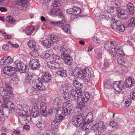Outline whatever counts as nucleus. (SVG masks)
Segmentation results:
<instances>
[{
  "label": "nucleus",
  "mask_w": 135,
  "mask_h": 135,
  "mask_svg": "<svg viewBox=\"0 0 135 135\" xmlns=\"http://www.w3.org/2000/svg\"><path fill=\"white\" fill-rule=\"evenodd\" d=\"M16 68L10 66L5 67L3 69L4 73L8 75H11L13 74L15 72Z\"/></svg>",
  "instance_id": "obj_14"
},
{
  "label": "nucleus",
  "mask_w": 135,
  "mask_h": 135,
  "mask_svg": "<svg viewBox=\"0 0 135 135\" xmlns=\"http://www.w3.org/2000/svg\"><path fill=\"white\" fill-rule=\"evenodd\" d=\"M64 92L62 97L66 100L69 98V93H70L71 98L72 99H76L78 100L79 104V107L78 108L79 110L82 111L86 107L85 103L87 102L90 97L89 94L88 92L82 93L81 90L75 91V88L70 83L61 86Z\"/></svg>",
  "instance_id": "obj_1"
},
{
  "label": "nucleus",
  "mask_w": 135,
  "mask_h": 135,
  "mask_svg": "<svg viewBox=\"0 0 135 135\" xmlns=\"http://www.w3.org/2000/svg\"><path fill=\"white\" fill-rule=\"evenodd\" d=\"M113 7H108L107 9V11L109 13H112L114 11Z\"/></svg>",
  "instance_id": "obj_61"
},
{
  "label": "nucleus",
  "mask_w": 135,
  "mask_h": 135,
  "mask_svg": "<svg viewBox=\"0 0 135 135\" xmlns=\"http://www.w3.org/2000/svg\"><path fill=\"white\" fill-rule=\"evenodd\" d=\"M42 44L47 48H50L51 46H53L52 42L50 39H46L42 41Z\"/></svg>",
  "instance_id": "obj_22"
},
{
  "label": "nucleus",
  "mask_w": 135,
  "mask_h": 135,
  "mask_svg": "<svg viewBox=\"0 0 135 135\" xmlns=\"http://www.w3.org/2000/svg\"><path fill=\"white\" fill-rule=\"evenodd\" d=\"M39 113L40 112L38 110H33L31 113V115L33 118H36L39 116Z\"/></svg>",
  "instance_id": "obj_42"
},
{
  "label": "nucleus",
  "mask_w": 135,
  "mask_h": 135,
  "mask_svg": "<svg viewBox=\"0 0 135 135\" xmlns=\"http://www.w3.org/2000/svg\"><path fill=\"white\" fill-rule=\"evenodd\" d=\"M74 9L75 10L74 13L75 14L78 15L81 12V9L79 8L74 7Z\"/></svg>",
  "instance_id": "obj_54"
},
{
  "label": "nucleus",
  "mask_w": 135,
  "mask_h": 135,
  "mask_svg": "<svg viewBox=\"0 0 135 135\" xmlns=\"http://www.w3.org/2000/svg\"><path fill=\"white\" fill-rule=\"evenodd\" d=\"M120 84V81H115L113 84L112 86L116 91L120 92L124 89V85Z\"/></svg>",
  "instance_id": "obj_12"
},
{
  "label": "nucleus",
  "mask_w": 135,
  "mask_h": 135,
  "mask_svg": "<svg viewBox=\"0 0 135 135\" xmlns=\"http://www.w3.org/2000/svg\"><path fill=\"white\" fill-rule=\"evenodd\" d=\"M61 12V10H60V11H59V13H58V15L59 16V17H60V18H61L62 19H62H64V20H65V18H64V16L63 14V13L62 12ZM63 22H64V21H63Z\"/></svg>",
  "instance_id": "obj_62"
},
{
  "label": "nucleus",
  "mask_w": 135,
  "mask_h": 135,
  "mask_svg": "<svg viewBox=\"0 0 135 135\" xmlns=\"http://www.w3.org/2000/svg\"><path fill=\"white\" fill-rule=\"evenodd\" d=\"M93 40L96 43H100V40L98 38L94 37L93 38Z\"/></svg>",
  "instance_id": "obj_63"
},
{
  "label": "nucleus",
  "mask_w": 135,
  "mask_h": 135,
  "mask_svg": "<svg viewBox=\"0 0 135 135\" xmlns=\"http://www.w3.org/2000/svg\"><path fill=\"white\" fill-rule=\"evenodd\" d=\"M33 74L31 73H28L27 75V77L26 78V80H28L29 82L32 79L33 77Z\"/></svg>",
  "instance_id": "obj_53"
},
{
  "label": "nucleus",
  "mask_w": 135,
  "mask_h": 135,
  "mask_svg": "<svg viewBox=\"0 0 135 135\" xmlns=\"http://www.w3.org/2000/svg\"><path fill=\"white\" fill-rule=\"evenodd\" d=\"M6 88L0 87V94L2 96H9L12 93V87L7 85H6Z\"/></svg>",
  "instance_id": "obj_10"
},
{
  "label": "nucleus",
  "mask_w": 135,
  "mask_h": 135,
  "mask_svg": "<svg viewBox=\"0 0 135 135\" xmlns=\"http://www.w3.org/2000/svg\"><path fill=\"white\" fill-rule=\"evenodd\" d=\"M57 114L59 116L63 117L66 115L64 109L62 108H59L57 111Z\"/></svg>",
  "instance_id": "obj_36"
},
{
  "label": "nucleus",
  "mask_w": 135,
  "mask_h": 135,
  "mask_svg": "<svg viewBox=\"0 0 135 135\" xmlns=\"http://www.w3.org/2000/svg\"><path fill=\"white\" fill-rule=\"evenodd\" d=\"M27 1L25 0L21 1L18 2L17 3L18 8L21 10L25 9L27 7Z\"/></svg>",
  "instance_id": "obj_18"
},
{
  "label": "nucleus",
  "mask_w": 135,
  "mask_h": 135,
  "mask_svg": "<svg viewBox=\"0 0 135 135\" xmlns=\"http://www.w3.org/2000/svg\"><path fill=\"white\" fill-rule=\"evenodd\" d=\"M51 74L48 72H46L44 74L42 77V79L43 82L47 83L51 82Z\"/></svg>",
  "instance_id": "obj_17"
},
{
  "label": "nucleus",
  "mask_w": 135,
  "mask_h": 135,
  "mask_svg": "<svg viewBox=\"0 0 135 135\" xmlns=\"http://www.w3.org/2000/svg\"><path fill=\"white\" fill-rule=\"evenodd\" d=\"M16 67L21 73H26L28 67L20 60H16L15 62Z\"/></svg>",
  "instance_id": "obj_9"
},
{
  "label": "nucleus",
  "mask_w": 135,
  "mask_h": 135,
  "mask_svg": "<svg viewBox=\"0 0 135 135\" xmlns=\"http://www.w3.org/2000/svg\"><path fill=\"white\" fill-rule=\"evenodd\" d=\"M110 27L114 30H117L119 31L122 32L125 30V26L122 24V23L119 20L113 18L110 22Z\"/></svg>",
  "instance_id": "obj_4"
},
{
  "label": "nucleus",
  "mask_w": 135,
  "mask_h": 135,
  "mask_svg": "<svg viewBox=\"0 0 135 135\" xmlns=\"http://www.w3.org/2000/svg\"><path fill=\"white\" fill-rule=\"evenodd\" d=\"M109 124L114 128H118L119 127V124L117 123L116 122L112 121Z\"/></svg>",
  "instance_id": "obj_45"
},
{
  "label": "nucleus",
  "mask_w": 135,
  "mask_h": 135,
  "mask_svg": "<svg viewBox=\"0 0 135 135\" xmlns=\"http://www.w3.org/2000/svg\"><path fill=\"white\" fill-rule=\"evenodd\" d=\"M64 117L58 116L51 122V128L52 130L57 131L60 126L59 123L63 119Z\"/></svg>",
  "instance_id": "obj_8"
},
{
  "label": "nucleus",
  "mask_w": 135,
  "mask_h": 135,
  "mask_svg": "<svg viewBox=\"0 0 135 135\" xmlns=\"http://www.w3.org/2000/svg\"><path fill=\"white\" fill-rule=\"evenodd\" d=\"M124 60L123 59H121L120 58H119L117 59L118 62L119 64L123 65V63Z\"/></svg>",
  "instance_id": "obj_64"
},
{
  "label": "nucleus",
  "mask_w": 135,
  "mask_h": 135,
  "mask_svg": "<svg viewBox=\"0 0 135 135\" xmlns=\"http://www.w3.org/2000/svg\"><path fill=\"white\" fill-rule=\"evenodd\" d=\"M127 9H128L130 14L132 15L134 13V6L133 4L131 3H129L127 5Z\"/></svg>",
  "instance_id": "obj_28"
},
{
  "label": "nucleus",
  "mask_w": 135,
  "mask_h": 135,
  "mask_svg": "<svg viewBox=\"0 0 135 135\" xmlns=\"http://www.w3.org/2000/svg\"><path fill=\"white\" fill-rule=\"evenodd\" d=\"M104 87L106 88H109L111 87L112 85L109 81H107L105 82L104 84Z\"/></svg>",
  "instance_id": "obj_47"
},
{
  "label": "nucleus",
  "mask_w": 135,
  "mask_h": 135,
  "mask_svg": "<svg viewBox=\"0 0 135 135\" xmlns=\"http://www.w3.org/2000/svg\"><path fill=\"white\" fill-rule=\"evenodd\" d=\"M74 74L79 78L84 80L86 82H90L92 80L90 72L88 68L83 70L77 68L74 70Z\"/></svg>",
  "instance_id": "obj_3"
},
{
  "label": "nucleus",
  "mask_w": 135,
  "mask_h": 135,
  "mask_svg": "<svg viewBox=\"0 0 135 135\" xmlns=\"http://www.w3.org/2000/svg\"><path fill=\"white\" fill-rule=\"evenodd\" d=\"M11 76V79L12 80L14 81H16L18 80V77L17 76L16 74L14 73Z\"/></svg>",
  "instance_id": "obj_46"
},
{
  "label": "nucleus",
  "mask_w": 135,
  "mask_h": 135,
  "mask_svg": "<svg viewBox=\"0 0 135 135\" xmlns=\"http://www.w3.org/2000/svg\"><path fill=\"white\" fill-rule=\"evenodd\" d=\"M17 111L18 115H21L23 114L24 115L30 113V109L29 107L25 104L19 105L17 107Z\"/></svg>",
  "instance_id": "obj_7"
},
{
  "label": "nucleus",
  "mask_w": 135,
  "mask_h": 135,
  "mask_svg": "<svg viewBox=\"0 0 135 135\" xmlns=\"http://www.w3.org/2000/svg\"><path fill=\"white\" fill-rule=\"evenodd\" d=\"M135 25V18L134 17H132L129 21H128L127 26L130 27Z\"/></svg>",
  "instance_id": "obj_33"
},
{
  "label": "nucleus",
  "mask_w": 135,
  "mask_h": 135,
  "mask_svg": "<svg viewBox=\"0 0 135 135\" xmlns=\"http://www.w3.org/2000/svg\"><path fill=\"white\" fill-rule=\"evenodd\" d=\"M72 85L73 87L75 88V91H77L78 90H81V89L83 87V84L80 83L78 81L75 80L74 81L73 84Z\"/></svg>",
  "instance_id": "obj_19"
},
{
  "label": "nucleus",
  "mask_w": 135,
  "mask_h": 135,
  "mask_svg": "<svg viewBox=\"0 0 135 135\" xmlns=\"http://www.w3.org/2000/svg\"><path fill=\"white\" fill-rule=\"evenodd\" d=\"M61 28L65 33H70V31L69 25L66 24L65 25H62L61 26Z\"/></svg>",
  "instance_id": "obj_31"
},
{
  "label": "nucleus",
  "mask_w": 135,
  "mask_h": 135,
  "mask_svg": "<svg viewBox=\"0 0 135 135\" xmlns=\"http://www.w3.org/2000/svg\"><path fill=\"white\" fill-rule=\"evenodd\" d=\"M92 128V129H93L96 133L95 134L100 135L105 128V124L102 121L100 122L95 124Z\"/></svg>",
  "instance_id": "obj_5"
},
{
  "label": "nucleus",
  "mask_w": 135,
  "mask_h": 135,
  "mask_svg": "<svg viewBox=\"0 0 135 135\" xmlns=\"http://www.w3.org/2000/svg\"><path fill=\"white\" fill-rule=\"evenodd\" d=\"M32 84L34 87L33 91L37 90H43L45 89L44 85L42 84V82L40 79L35 78L32 81Z\"/></svg>",
  "instance_id": "obj_6"
},
{
  "label": "nucleus",
  "mask_w": 135,
  "mask_h": 135,
  "mask_svg": "<svg viewBox=\"0 0 135 135\" xmlns=\"http://www.w3.org/2000/svg\"><path fill=\"white\" fill-rule=\"evenodd\" d=\"M36 43L32 40L29 41L28 43V45L30 48L32 49L37 47Z\"/></svg>",
  "instance_id": "obj_38"
},
{
  "label": "nucleus",
  "mask_w": 135,
  "mask_h": 135,
  "mask_svg": "<svg viewBox=\"0 0 135 135\" xmlns=\"http://www.w3.org/2000/svg\"><path fill=\"white\" fill-rule=\"evenodd\" d=\"M93 115L88 114L86 116L84 123V117L83 114L81 113L80 115L74 117L72 122V124L76 127L80 126L81 130L84 131L86 132L89 130V127L90 126L89 124L93 121Z\"/></svg>",
  "instance_id": "obj_2"
},
{
  "label": "nucleus",
  "mask_w": 135,
  "mask_h": 135,
  "mask_svg": "<svg viewBox=\"0 0 135 135\" xmlns=\"http://www.w3.org/2000/svg\"><path fill=\"white\" fill-rule=\"evenodd\" d=\"M60 56H55L54 57L53 60L55 62H58L60 61Z\"/></svg>",
  "instance_id": "obj_59"
},
{
  "label": "nucleus",
  "mask_w": 135,
  "mask_h": 135,
  "mask_svg": "<svg viewBox=\"0 0 135 135\" xmlns=\"http://www.w3.org/2000/svg\"><path fill=\"white\" fill-rule=\"evenodd\" d=\"M50 40H51L52 42V44H53L54 42H58L59 40V37L56 35H52L50 36Z\"/></svg>",
  "instance_id": "obj_34"
},
{
  "label": "nucleus",
  "mask_w": 135,
  "mask_h": 135,
  "mask_svg": "<svg viewBox=\"0 0 135 135\" xmlns=\"http://www.w3.org/2000/svg\"><path fill=\"white\" fill-rule=\"evenodd\" d=\"M40 109L41 113L44 114L43 116L46 117L47 115L46 114V105L45 103L44 102H41L40 104Z\"/></svg>",
  "instance_id": "obj_23"
},
{
  "label": "nucleus",
  "mask_w": 135,
  "mask_h": 135,
  "mask_svg": "<svg viewBox=\"0 0 135 135\" xmlns=\"http://www.w3.org/2000/svg\"><path fill=\"white\" fill-rule=\"evenodd\" d=\"M37 126L41 129H42L46 126L44 120H41L37 124Z\"/></svg>",
  "instance_id": "obj_32"
},
{
  "label": "nucleus",
  "mask_w": 135,
  "mask_h": 135,
  "mask_svg": "<svg viewBox=\"0 0 135 135\" xmlns=\"http://www.w3.org/2000/svg\"><path fill=\"white\" fill-rule=\"evenodd\" d=\"M2 49L4 51H7L9 50V45H8L4 44L2 47Z\"/></svg>",
  "instance_id": "obj_60"
},
{
  "label": "nucleus",
  "mask_w": 135,
  "mask_h": 135,
  "mask_svg": "<svg viewBox=\"0 0 135 135\" xmlns=\"http://www.w3.org/2000/svg\"><path fill=\"white\" fill-rule=\"evenodd\" d=\"M61 102V100H60V98L57 97L54 100V103L56 105H58Z\"/></svg>",
  "instance_id": "obj_50"
},
{
  "label": "nucleus",
  "mask_w": 135,
  "mask_h": 135,
  "mask_svg": "<svg viewBox=\"0 0 135 135\" xmlns=\"http://www.w3.org/2000/svg\"><path fill=\"white\" fill-rule=\"evenodd\" d=\"M60 10V9L58 8L52 9L50 11L49 13L52 16H57L58 15Z\"/></svg>",
  "instance_id": "obj_24"
},
{
  "label": "nucleus",
  "mask_w": 135,
  "mask_h": 135,
  "mask_svg": "<svg viewBox=\"0 0 135 135\" xmlns=\"http://www.w3.org/2000/svg\"><path fill=\"white\" fill-rule=\"evenodd\" d=\"M2 35L6 39H11V35L6 34V33H2Z\"/></svg>",
  "instance_id": "obj_57"
},
{
  "label": "nucleus",
  "mask_w": 135,
  "mask_h": 135,
  "mask_svg": "<svg viewBox=\"0 0 135 135\" xmlns=\"http://www.w3.org/2000/svg\"><path fill=\"white\" fill-rule=\"evenodd\" d=\"M12 59L9 56H6L3 57L0 61V65H8L12 63Z\"/></svg>",
  "instance_id": "obj_13"
},
{
  "label": "nucleus",
  "mask_w": 135,
  "mask_h": 135,
  "mask_svg": "<svg viewBox=\"0 0 135 135\" xmlns=\"http://www.w3.org/2000/svg\"><path fill=\"white\" fill-rule=\"evenodd\" d=\"M29 65L32 70H38L40 67L39 61L36 59H34L31 61Z\"/></svg>",
  "instance_id": "obj_11"
},
{
  "label": "nucleus",
  "mask_w": 135,
  "mask_h": 135,
  "mask_svg": "<svg viewBox=\"0 0 135 135\" xmlns=\"http://www.w3.org/2000/svg\"><path fill=\"white\" fill-rule=\"evenodd\" d=\"M38 49L37 47L32 50L30 54L32 56L36 57L38 56L39 53L38 51Z\"/></svg>",
  "instance_id": "obj_29"
},
{
  "label": "nucleus",
  "mask_w": 135,
  "mask_h": 135,
  "mask_svg": "<svg viewBox=\"0 0 135 135\" xmlns=\"http://www.w3.org/2000/svg\"><path fill=\"white\" fill-rule=\"evenodd\" d=\"M64 21V19H62V21H59V22H51V23L52 24L54 25H58V24H64V23H65L66 21L65 20H64V22H63Z\"/></svg>",
  "instance_id": "obj_49"
},
{
  "label": "nucleus",
  "mask_w": 135,
  "mask_h": 135,
  "mask_svg": "<svg viewBox=\"0 0 135 135\" xmlns=\"http://www.w3.org/2000/svg\"><path fill=\"white\" fill-rule=\"evenodd\" d=\"M6 21L12 24H13L15 21V19L11 16L6 17Z\"/></svg>",
  "instance_id": "obj_41"
},
{
  "label": "nucleus",
  "mask_w": 135,
  "mask_h": 135,
  "mask_svg": "<svg viewBox=\"0 0 135 135\" xmlns=\"http://www.w3.org/2000/svg\"><path fill=\"white\" fill-rule=\"evenodd\" d=\"M57 74L61 77H65L67 76L66 70L61 68L59 69L57 72Z\"/></svg>",
  "instance_id": "obj_27"
},
{
  "label": "nucleus",
  "mask_w": 135,
  "mask_h": 135,
  "mask_svg": "<svg viewBox=\"0 0 135 135\" xmlns=\"http://www.w3.org/2000/svg\"><path fill=\"white\" fill-rule=\"evenodd\" d=\"M117 11L118 16L121 18L125 19L128 18L127 12L126 11H125L124 9H121L120 8H117Z\"/></svg>",
  "instance_id": "obj_15"
},
{
  "label": "nucleus",
  "mask_w": 135,
  "mask_h": 135,
  "mask_svg": "<svg viewBox=\"0 0 135 135\" xmlns=\"http://www.w3.org/2000/svg\"><path fill=\"white\" fill-rule=\"evenodd\" d=\"M65 63L68 65H70L72 62V59L68 54L67 55H63L61 57Z\"/></svg>",
  "instance_id": "obj_20"
},
{
  "label": "nucleus",
  "mask_w": 135,
  "mask_h": 135,
  "mask_svg": "<svg viewBox=\"0 0 135 135\" xmlns=\"http://www.w3.org/2000/svg\"><path fill=\"white\" fill-rule=\"evenodd\" d=\"M109 51L110 53L112 55H112H113L114 56L116 53L117 51L115 50L114 46H112L110 50Z\"/></svg>",
  "instance_id": "obj_44"
},
{
  "label": "nucleus",
  "mask_w": 135,
  "mask_h": 135,
  "mask_svg": "<svg viewBox=\"0 0 135 135\" xmlns=\"http://www.w3.org/2000/svg\"><path fill=\"white\" fill-rule=\"evenodd\" d=\"M34 29V27L33 26H28L26 30V32L28 35L31 34L33 32Z\"/></svg>",
  "instance_id": "obj_30"
},
{
  "label": "nucleus",
  "mask_w": 135,
  "mask_h": 135,
  "mask_svg": "<svg viewBox=\"0 0 135 135\" xmlns=\"http://www.w3.org/2000/svg\"><path fill=\"white\" fill-rule=\"evenodd\" d=\"M131 101V98H127L126 99L124 100L123 102H124V106L128 107L129 106Z\"/></svg>",
  "instance_id": "obj_35"
},
{
  "label": "nucleus",
  "mask_w": 135,
  "mask_h": 135,
  "mask_svg": "<svg viewBox=\"0 0 135 135\" xmlns=\"http://www.w3.org/2000/svg\"><path fill=\"white\" fill-rule=\"evenodd\" d=\"M49 57V55L46 52L42 53L41 55V57L44 59H47Z\"/></svg>",
  "instance_id": "obj_55"
},
{
  "label": "nucleus",
  "mask_w": 135,
  "mask_h": 135,
  "mask_svg": "<svg viewBox=\"0 0 135 135\" xmlns=\"http://www.w3.org/2000/svg\"><path fill=\"white\" fill-rule=\"evenodd\" d=\"M60 65L58 62H54V69L55 70L58 69V70L60 68Z\"/></svg>",
  "instance_id": "obj_58"
},
{
  "label": "nucleus",
  "mask_w": 135,
  "mask_h": 135,
  "mask_svg": "<svg viewBox=\"0 0 135 135\" xmlns=\"http://www.w3.org/2000/svg\"><path fill=\"white\" fill-rule=\"evenodd\" d=\"M47 65L48 67L52 69H54V62H48Z\"/></svg>",
  "instance_id": "obj_48"
},
{
  "label": "nucleus",
  "mask_w": 135,
  "mask_h": 135,
  "mask_svg": "<svg viewBox=\"0 0 135 135\" xmlns=\"http://www.w3.org/2000/svg\"><path fill=\"white\" fill-rule=\"evenodd\" d=\"M52 6L53 7H59L60 6L59 0H55L52 2Z\"/></svg>",
  "instance_id": "obj_43"
},
{
  "label": "nucleus",
  "mask_w": 135,
  "mask_h": 135,
  "mask_svg": "<svg viewBox=\"0 0 135 135\" xmlns=\"http://www.w3.org/2000/svg\"><path fill=\"white\" fill-rule=\"evenodd\" d=\"M21 115H19L18 119L19 120L21 123L24 122V121H26V114L24 115L23 114H22Z\"/></svg>",
  "instance_id": "obj_40"
},
{
  "label": "nucleus",
  "mask_w": 135,
  "mask_h": 135,
  "mask_svg": "<svg viewBox=\"0 0 135 135\" xmlns=\"http://www.w3.org/2000/svg\"><path fill=\"white\" fill-rule=\"evenodd\" d=\"M64 112L65 114V115H69L71 112L72 109H69L67 108H64Z\"/></svg>",
  "instance_id": "obj_52"
},
{
  "label": "nucleus",
  "mask_w": 135,
  "mask_h": 135,
  "mask_svg": "<svg viewBox=\"0 0 135 135\" xmlns=\"http://www.w3.org/2000/svg\"><path fill=\"white\" fill-rule=\"evenodd\" d=\"M135 83V81L134 79L129 78L125 80L124 84L126 87L131 88L133 86Z\"/></svg>",
  "instance_id": "obj_16"
},
{
  "label": "nucleus",
  "mask_w": 135,
  "mask_h": 135,
  "mask_svg": "<svg viewBox=\"0 0 135 135\" xmlns=\"http://www.w3.org/2000/svg\"><path fill=\"white\" fill-rule=\"evenodd\" d=\"M74 8H71L67 9L66 11L67 13L70 14L71 15L74 13Z\"/></svg>",
  "instance_id": "obj_51"
},
{
  "label": "nucleus",
  "mask_w": 135,
  "mask_h": 135,
  "mask_svg": "<svg viewBox=\"0 0 135 135\" xmlns=\"http://www.w3.org/2000/svg\"><path fill=\"white\" fill-rule=\"evenodd\" d=\"M71 19L72 21H75L76 18L78 17V15L75 14V13L71 15H70Z\"/></svg>",
  "instance_id": "obj_56"
},
{
  "label": "nucleus",
  "mask_w": 135,
  "mask_h": 135,
  "mask_svg": "<svg viewBox=\"0 0 135 135\" xmlns=\"http://www.w3.org/2000/svg\"><path fill=\"white\" fill-rule=\"evenodd\" d=\"M63 105L64 108H67L70 109H72L73 106L72 104L69 102H66L64 103Z\"/></svg>",
  "instance_id": "obj_37"
},
{
  "label": "nucleus",
  "mask_w": 135,
  "mask_h": 135,
  "mask_svg": "<svg viewBox=\"0 0 135 135\" xmlns=\"http://www.w3.org/2000/svg\"><path fill=\"white\" fill-rule=\"evenodd\" d=\"M116 44L115 42L114 41H108L105 43L104 47L107 50H110L112 46L113 45L114 47Z\"/></svg>",
  "instance_id": "obj_21"
},
{
  "label": "nucleus",
  "mask_w": 135,
  "mask_h": 135,
  "mask_svg": "<svg viewBox=\"0 0 135 135\" xmlns=\"http://www.w3.org/2000/svg\"><path fill=\"white\" fill-rule=\"evenodd\" d=\"M99 17L100 18V20L102 19L108 20V19L110 18V17L108 15H107L104 13H101L100 15L99 16Z\"/></svg>",
  "instance_id": "obj_39"
},
{
  "label": "nucleus",
  "mask_w": 135,
  "mask_h": 135,
  "mask_svg": "<svg viewBox=\"0 0 135 135\" xmlns=\"http://www.w3.org/2000/svg\"><path fill=\"white\" fill-rule=\"evenodd\" d=\"M4 107L6 108H9V110L11 112H12L14 110L13 108L14 105L13 103L11 102H9L7 103L6 104H5Z\"/></svg>",
  "instance_id": "obj_25"
},
{
  "label": "nucleus",
  "mask_w": 135,
  "mask_h": 135,
  "mask_svg": "<svg viewBox=\"0 0 135 135\" xmlns=\"http://www.w3.org/2000/svg\"><path fill=\"white\" fill-rule=\"evenodd\" d=\"M60 51L61 54V56L63 55H67L70 52V50L69 49H66L64 46H61L60 48Z\"/></svg>",
  "instance_id": "obj_26"
}]
</instances>
